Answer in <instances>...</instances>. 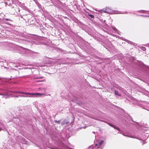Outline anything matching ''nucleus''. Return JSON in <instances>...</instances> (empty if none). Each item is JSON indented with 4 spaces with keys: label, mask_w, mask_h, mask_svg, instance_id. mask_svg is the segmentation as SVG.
I'll return each mask as SVG.
<instances>
[{
    "label": "nucleus",
    "mask_w": 149,
    "mask_h": 149,
    "mask_svg": "<svg viewBox=\"0 0 149 149\" xmlns=\"http://www.w3.org/2000/svg\"><path fill=\"white\" fill-rule=\"evenodd\" d=\"M15 93H19L25 95H17L15 96V97H31L35 96H41L42 95H45L44 93H27L25 92H23L22 91H15Z\"/></svg>",
    "instance_id": "1"
},
{
    "label": "nucleus",
    "mask_w": 149,
    "mask_h": 149,
    "mask_svg": "<svg viewBox=\"0 0 149 149\" xmlns=\"http://www.w3.org/2000/svg\"><path fill=\"white\" fill-rule=\"evenodd\" d=\"M10 4V3L9 4H8V5L9 6Z\"/></svg>",
    "instance_id": "25"
},
{
    "label": "nucleus",
    "mask_w": 149,
    "mask_h": 149,
    "mask_svg": "<svg viewBox=\"0 0 149 149\" xmlns=\"http://www.w3.org/2000/svg\"><path fill=\"white\" fill-rule=\"evenodd\" d=\"M13 13H14V14H15V11H14V12H13Z\"/></svg>",
    "instance_id": "21"
},
{
    "label": "nucleus",
    "mask_w": 149,
    "mask_h": 149,
    "mask_svg": "<svg viewBox=\"0 0 149 149\" xmlns=\"http://www.w3.org/2000/svg\"><path fill=\"white\" fill-rule=\"evenodd\" d=\"M97 145V144H96L95 145V146H96Z\"/></svg>",
    "instance_id": "28"
},
{
    "label": "nucleus",
    "mask_w": 149,
    "mask_h": 149,
    "mask_svg": "<svg viewBox=\"0 0 149 149\" xmlns=\"http://www.w3.org/2000/svg\"><path fill=\"white\" fill-rule=\"evenodd\" d=\"M11 7L12 8H13V6H11Z\"/></svg>",
    "instance_id": "24"
},
{
    "label": "nucleus",
    "mask_w": 149,
    "mask_h": 149,
    "mask_svg": "<svg viewBox=\"0 0 149 149\" xmlns=\"http://www.w3.org/2000/svg\"><path fill=\"white\" fill-rule=\"evenodd\" d=\"M103 11L104 13H111L112 12V10L109 8L106 7L105 9H103Z\"/></svg>",
    "instance_id": "2"
},
{
    "label": "nucleus",
    "mask_w": 149,
    "mask_h": 149,
    "mask_svg": "<svg viewBox=\"0 0 149 149\" xmlns=\"http://www.w3.org/2000/svg\"><path fill=\"white\" fill-rule=\"evenodd\" d=\"M127 41L128 42H129V43H132V42H131V41H128V40H127Z\"/></svg>",
    "instance_id": "16"
},
{
    "label": "nucleus",
    "mask_w": 149,
    "mask_h": 149,
    "mask_svg": "<svg viewBox=\"0 0 149 149\" xmlns=\"http://www.w3.org/2000/svg\"><path fill=\"white\" fill-rule=\"evenodd\" d=\"M141 48L143 51H145L146 50V48L144 47H142Z\"/></svg>",
    "instance_id": "7"
},
{
    "label": "nucleus",
    "mask_w": 149,
    "mask_h": 149,
    "mask_svg": "<svg viewBox=\"0 0 149 149\" xmlns=\"http://www.w3.org/2000/svg\"><path fill=\"white\" fill-rule=\"evenodd\" d=\"M68 148H67V149H68Z\"/></svg>",
    "instance_id": "31"
},
{
    "label": "nucleus",
    "mask_w": 149,
    "mask_h": 149,
    "mask_svg": "<svg viewBox=\"0 0 149 149\" xmlns=\"http://www.w3.org/2000/svg\"><path fill=\"white\" fill-rule=\"evenodd\" d=\"M143 12H142L143 13H144L145 12V10H143Z\"/></svg>",
    "instance_id": "18"
},
{
    "label": "nucleus",
    "mask_w": 149,
    "mask_h": 149,
    "mask_svg": "<svg viewBox=\"0 0 149 149\" xmlns=\"http://www.w3.org/2000/svg\"><path fill=\"white\" fill-rule=\"evenodd\" d=\"M13 10H14V11H15V10H15V9H14V10H13Z\"/></svg>",
    "instance_id": "27"
},
{
    "label": "nucleus",
    "mask_w": 149,
    "mask_h": 149,
    "mask_svg": "<svg viewBox=\"0 0 149 149\" xmlns=\"http://www.w3.org/2000/svg\"><path fill=\"white\" fill-rule=\"evenodd\" d=\"M147 17H149V15H147Z\"/></svg>",
    "instance_id": "22"
},
{
    "label": "nucleus",
    "mask_w": 149,
    "mask_h": 149,
    "mask_svg": "<svg viewBox=\"0 0 149 149\" xmlns=\"http://www.w3.org/2000/svg\"><path fill=\"white\" fill-rule=\"evenodd\" d=\"M103 22H105V20H104L103 21H102Z\"/></svg>",
    "instance_id": "17"
},
{
    "label": "nucleus",
    "mask_w": 149,
    "mask_h": 149,
    "mask_svg": "<svg viewBox=\"0 0 149 149\" xmlns=\"http://www.w3.org/2000/svg\"><path fill=\"white\" fill-rule=\"evenodd\" d=\"M109 43H111L110 42H109Z\"/></svg>",
    "instance_id": "29"
},
{
    "label": "nucleus",
    "mask_w": 149,
    "mask_h": 149,
    "mask_svg": "<svg viewBox=\"0 0 149 149\" xmlns=\"http://www.w3.org/2000/svg\"><path fill=\"white\" fill-rule=\"evenodd\" d=\"M0 95H2V94H1V93H0Z\"/></svg>",
    "instance_id": "26"
},
{
    "label": "nucleus",
    "mask_w": 149,
    "mask_h": 149,
    "mask_svg": "<svg viewBox=\"0 0 149 149\" xmlns=\"http://www.w3.org/2000/svg\"><path fill=\"white\" fill-rule=\"evenodd\" d=\"M148 132H149V130H147V131H146V132H145L144 133H146V134H148V136H149V133H148Z\"/></svg>",
    "instance_id": "11"
},
{
    "label": "nucleus",
    "mask_w": 149,
    "mask_h": 149,
    "mask_svg": "<svg viewBox=\"0 0 149 149\" xmlns=\"http://www.w3.org/2000/svg\"><path fill=\"white\" fill-rule=\"evenodd\" d=\"M123 40H125V39H123Z\"/></svg>",
    "instance_id": "30"
},
{
    "label": "nucleus",
    "mask_w": 149,
    "mask_h": 149,
    "mask_svg": "<svg viewBox=\"0 0 149 149\" xmlns=\"http://www.w3.org/2000/svg\"><path fill=\"white\" fill-rule=\"evenodd\" d=\"M43 78V77H39V78H38V77L36 79H42V78Z\"/></svg>",
    "instance_id": "15"
},
{
    "label": "nucleus",
    "mask_w": 149,
    "mask_h": 149,
    "mask_svg": "<svg viewBox=\"0 0 149 149\" xmlns=\"http://www.w3.org/2000/svg\"><path fill=\"white\" fill-rule=\"evenodd\" d=\"M115 94L116 95H118L119 96H121V95L119 93L118 91L117 90H115Z\"/></svg>",
    "instance_id": "5"
},
{
    "label": "nucleus",
    "mask_w": 149,
    "mask_h": 149,
    "mask_svg": "<svg viewBox=\"0 0 149 149\" xmlns=\"http://www.w3.org/2000/svg\"><path fill=\"white\" fill-rule=\"evenodd\" d=\"M145 143H144L143 142L142 145H143Z\"/></svg>",
    "instance_id": "19"
},
{
    "label": "nucleus",
    "mask_w": 149,
    "mask_h": 149,
    "mask_svg": "<svg viewBox=\"0 0 149 149\" xmlns=\"http://www.w3.org/2000/svg\"><path fill=\"white\" fill-rule=\"evenodd\" d=\"M0 125H2V123H0Z\"/></svg>",
    "instance_id": "23"
},
{
    "label": "nucleus",
    "mask_w": 149,
    "mask_h": 149,
    "mask_svg": "<svg viewBox=\"0 0 149 149\" xmlns=\"http://www.w3.org/2000/svg\"><path fill=\"white\" fill-rule=\"evenodd\" d=\"M104 142V141H101L98 144V148H101V146L102 144Z\"/></svg>",
    "instance_id": "4"
},
{
    "label": "nucleus",
    "mask_w": 149,
    "mask_h": 149,
    "mask_svg": "<svg viewBox=\"0 0 149 149\" xmlns=\"http://www.w3.org/2000/svg\"><path fill=\"white\" fill-rule=\"evenodd\" d=\"M88 15L91 18H93L94 16L93 15L89 14Z\"/></svg>",
    "instance_id": "8"
},
{
    "label": "nucleus",
    "mask_w": 149,
    "mask_h": 149,
    "mask_svg": "<svg viewBox=\"0 0 149 149\" xmlns=\"http://www.w3.org/2000/svg\"><path fill=\"white\" fill-rule=\"evenodd\" d=\"M109 125L111 126V127H114V128L116 129V130H118V131H119L120 129V128H118V127H116L115 126H114V125H113L112 124H109Z\"/></svg>",
    "instance_id": "3"
},
{
    "label": "nucleus",
    "mask_w": 149,
    "mask_h": 149,
    "mask_svg": "<svg viewBox=\"0 0 149 149\" xmlns=\"http://www.w3.org/2000/svg\"><path fill=\"white\" fill-rule=\"evenodd\" d=\"M55 122L56 123H59L60 122V120L57 121L56 120H55Z\"/></svg>",
    "instance_id": "12"
},
{
    "label": "nucleus",
    "mask_w": 149,
    "mask_h": 149,
    "mask_svg": "<svg viewBox=\"0 0 149 149\" xmlns=\"http://www.w3.org/2000/svg\"><path fill=\"white\" fill-rule=\"evenodd\" d=\"M2 78L1 77H0V80H1Z\"/></svg>",
    "instance_id": "20"
},
{
    "label": "nucleus",
    "mask_w": 149,
    "mask_h": 149,
    "mask_svg": "<svg viewBox=\"0 0 149 149\" xmlns=\"http://www.w3.org/2000/svg\"><path fill=\"white\" fill-rule=\"evenodd\" d=\"M139 15L141 16L142 17H147V15Z\"/></svg>",
    "instance_id": "13"
},
{
    "label": "nucleus",
    "mask_w": 149,
    "mask_h": 149,
    "mask_svg": "<svg viewBox=\"0 0 149 149\" xmlns=\"http://www.w3.org/2000/svg\"><path fill=\"white\" fill-rule=\"evenodd\" d=\"M113 29L116 32L117 31H118L116 29L115 27H113Z\"/></svg>",
    "instance_id": "10"
},
{
    "label": "nucleus",
    "mask_w": 149,
    "mask_h": 149,
    "mask_svg": "<svg viewBox=\"0 0 149 149\" xmlns=\"http://www.w3.org/2000/svg\"><path fill=\"white\" fill-rule=\"evenodd\" d=\"M4 19L7 21H12V20L10 19L4 18Z\"/></svg>",
    "instance_id": "9"
},
{
    "label": "nucleus",
    "mask_w": 149,
    "mask_h": 149,
    "mask_svg": "<svg viewBox=\"0 0 149 149\" xmlns=\"http://www.w3.org/2000/svg\"><path fill=\"white\" fill-rule=\"evenodd\" d=\"M21 7L25 10H27V8L26 7L24 6V4L22 5Z\"/></svg>",
    "instance_id": "6"
},
{
    "label": "nucleus",
    "mask_w": 149,
    "mask_h": 149,
    "mask_svg": "<svg viewBox=\"0 0 149 149\" xmlns=\"http://www.w3.org/2000/svg\"><path fill=\"white\" fill-rule=\"evenodd\" d=\"M127 136L128 137L132 138H134V137L133 136Z\"/></svg>",
    "instance_id": "14"
}]
</instances>
